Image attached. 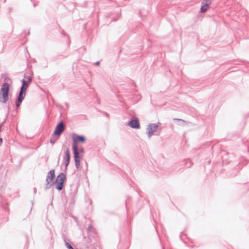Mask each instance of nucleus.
<instances>
[{
  "label": "nucleus",
  "instance_id": "f257e3e1",
  "mask_svg": "<svg viewBox=\"0 0 249 249\" xmlns=\"http://www.w3.org/2000/svg\"><path fill=\"white\" fill-rule=\"evenodd\" d=\"M22 86L20 87L19 92L17 97V99L15 101V105L16 107L18 108L21 105L22 101L25 98L26 90L28 87V84H27V81L25 79H22L21 80Z\"/></svg>",
  "mask_w": 249,
  "mask_h": 249
},
{
  "label": "nucleus",
  "instance_id": "f03ea898",
  "mask_svg": "<svg viewBox=\"0 0 249 249\" xmlns=\"http://www.w3.org/2000/svg\"><path fill=\"white\" fill-rule=\"evenodd\" d=\"M10 89V85L7 83H4L0 89V102L5 104L8 99L9 92Z\"/></svg>",
  "mask_w": 249,
  "mask_h": 249
},
{
  "label": "nucleus",
  "instance_id": "7ed1b4c3",
  "mask_svg": "<svg viewBox=\"0 0 249 249\" xmlns=\"http://www.w3.org/2000/svg\"><path fill=\"white\" fill-rule=\"evenodd\" d=\"M55 177V171L54 169H53L50 171L47 175L46 179V189H50L54 184V182L53 181Z\"/></svg>",
  "mask_w": 249,
  "mask_h": 249
},
{
  "label": "nucleus",
  "instance_id": "20e7f679",
  "mask_svg": "<svg viewBox=\"0 0 249 249\" xmlns=\"http://www.w3.org/2000/svg\"><path fill=\"white\" fill-rule=\"evenodd\" d=\"M72 138L73 140L72 143V150L74 151V147H76L77 150H78V146L77 144V142H85L86 141L85 137L84 136H79L75 134H73Z\"/></svg>",
  "mask_w": 249,
  "mask_h": 249
},
{
  "label": "nucleus",
  "instance_id": "39448f33",
  "mask_svg": "<svg viewBox=\"0 0 249 249\" xmlns=\"http://www.w3.org/2000/svg\"><path fill=\"white\" fill-rule=\"evenodd\" d=\"M64 130L65 124L63 122L61 121L55 127L53 135L58 136L63 132Z\"/></svg>",
  "mask_w": 249,
  "mask_h": 249
},
{
  "label": "nucleus",
  "instance_id": "423d86ee",
  "mask_svg": "<svg viewBox=\"0 0 249 249\" xmlns=\"http://www.w3.org/2000/svg\"><path fill=\"white\" fill-rule=\"evenodd\" d=\"M158 127V125L155 124H149L147 127V135L149 138H150L154 133L156 131Z\"/></svg>",
  "mask_w": 249,
  "mask_h": 249
},
{
  "label": "nucleus",
  "instance_id": "0eeeda50",
  "mask_svg": "<svg viewBox=\"0 0 249 249\" xmlns=\"http://www.w3.org/2000/svg\"><path fill=\"white\" fill-rule=\"evenodd\" d=\"M74 154V160L75 163V166L77 169H79L80 166V157L79 155V151L76 149V147H74V151H73Z\"/></svg>",
  "mask_w": 249,
  "mask_h": 249
},
{
  "label": "nucleus",
  "instance_id": "6e6552de",
  "mask_svg": "<svg viewBox=\"0 0 249 249\" xmlns=\"http://www.w3.org/2000/svg\"><path fill=\"white\" fill-rule=\"evenodd\" d=\"M212 0H204L202 2L201 6L200 8V12L201 13L205 12L209 6L211 4Z\"/></svg>",
  "mask_w": 249,
  "mask_h": 249
},
{
  "label": "nucleus",
  "instance_id": "1a4fd4ad",
  "mask_svg": "<svg viewBox=\"0 0 249 249\" xmlns=\"http://www.w3.org/2000/svg\"><path fill=\"white\" fill-rule=\"evenodd\" d=\"M128 125L133 128L139 129L140 128L139 121L137 119L130 120L128 122Z\"/></svg>",
  "mask_w": 249,
  "mask_h": 249
},
{
  "label": "nucleus",
  "instance_id": "9d476101",
  "mask_svg": "<svg viewBox=\"0 0 249 249\" xmlns=\"http://www.w3.org/2000/svg\"><path fill=\"white\" fill-rule=\"evenodd\" d=\"M70 159L71 155L69 149L68 148H67L65 151V157L64 158L66 169L67 168V167L70 163Z\"/></svg>",
  "mask_w": 249,
  "mask_h": 249
},
{
  "label": "nucleus",
  "instance_id": "9b49d317",
  "mask_svg": "<svg viewBox=\"0 0 249 249\" xmlns=\"http://www.w3.org/2000/svg\"><path fill=\"white\" fill-rule=\"evenodd\" d=\"M66 178V175L63 173H61L57 176V179L56 181L61 182L64 183Z\"/></svg>",
  "mask_w": 249,
  "mask_h": 249
},
{
  "label": "nucleus",
  "instance_id": "f8f14e48",
  "mask_svg": "<svg viewBox=\"0 0 249 249\" xmlns=\"http://www.w3.org/2000/svg\"><path fill=\"white\" fill-rule=\"evenodd\" d=\"M56 185L55 187L56 189L59 191L62 190L63 188L64 183L62 182H61L57 181H56Z\"/></svg>",
  "mask_w": 249,
  "mask_h": 249
},
{
  "label": "nucleus",
  "instance_id": "ddd939ff",
  "mask_svg": "<svg viewBox=\"0 0 249 249\" xmlns=\"http://www.w3.org/2000/svg\"><path fill=\"white\" fill-rule=\"evenodd\" d=\"M183 162H185V164L186 165V166L188 168L190 167L193 164L192 161L191 160H190L189 159L185 160Z\"/></svg>",
  "mask_w": 249,
  "mask_h": 249
},
{
  "label": "nucleus",
  "instance_id": "4468645a",
  "mask_svg": "<svg viewBox=\"0 0 249 249\" xmlns=\"http://www.w3.org/2000/svg\"><path fill=\"white\" fill-rule=\"evenodd\" d=\"M95 231V229L92 227L91 225L90 224L88 228V232H94Z\"/></svg>",
  "mask_w": 249,
  "mask_h": 249
},
{
  "label": "nucleus",
  "instance_id": "2eb2a0df",
  "mask_svg": "<svg viewBox=\"0 0 249 249\" xmlns=\"http://www.w3.org/2000/svg\"><path fill=\"white\" fill-rule=\"evenodd\" d=\"M65 245L68 249H73V248H72V247L71 246V245L70 243L66 242V241H65Z\"/></svg>",
  "mask_w": 249,
  "mask_h": 249
},
{
  "label": "nucleus",
  "instance_id": "dca6fc26",
  "mask_svg": "<svg viewBox=\"0 0 249 249\" xmlns=\"http://www.w3.org/2000/svg\"><path fill=\"white\" fill-rule=\"evenodd\" d=\"M57 139H55L54 138H51L50 139V142L52 144H53L56 141Z\"/></svg>",
  "mask_w": 249,
  "mask_h": 249
},
{
  "label": "nucleus",
  "instance_id": "f3484780",
  "mask_svg": "<svg viewBox=\"0 0 249 249\" xmlns=\"http://www.w3.org/2000/svg\"><path fill=\"white\" fill-rule=\"evenodd\" d=\"M174 121H180V122H182L183 123H185V121L182 119H178V118H175L174 119Z\"/></svg>",
  "mask_w": 249,
  "mask_h": 249
},
{
  "label": "nucleus",
  "instance_id": "a211bd4d",
  "mask_svg": "<svg viewBox=\"0 0 249 249\" xmlns=\"http://www.w3.org/2000/svg\"><path fill=\"white\" fill-rule=\"evenodd\" d=\"M26 78L27 79V82H30L32 80V77L31 76H28L27 77H26Z\"/></svg>",
  "mask_w": 249,
  "mask_h": 249
},
{
  "label": "nucleus",
  "instance_id": "6ab92c4d",
  "mask_svg": "<svg viewBox=\"0 0 249 249\" xmlns=\"http://www.w3.org/2000/svg\"><path fill=\"white\" fill-rule=\"evenodd\" d=\"M78 151H79V152L84 153V149L83 148L81 147V148H79V149L78 150Z\"/></svg>",
  "mask_w": 249,
  "mask_h": 249
},
{
  "label": "nucleus",
  "instance_id": "aec40b11",
  "mask_svg": "<svg viewBox=\"0 0 249 249\" xmlns=\"http://www.w3.org/2000/svg\"><path fill=\"white\" fill-rule=\"evenodd\" d=\"M2 142H3L2 139L0 138V146L2 144Z\"/></svg>",
  "mask_w": 249,
  "mask_h": 249
},
{
  "label": "nucleus",
  "instance_id": "412c9836",
  "mask_svg": "<svg viewBox=\"0 0 249 249\" xmlns=\"http://www.w3.org/2000/svg\"><path fill=\"white\" fill-rule=\"evenodd\" d=\"M36 191H37L36 188H34V193L36 194Z\"/></svg>",
  "mask_w": 249,
  "mask_h": 249
},
{
  "label": "nucleus",
  "instance_id": "4be33fe9",
  "mask_svg": "<svg viewBox=\"0 0 249 249\" xmlns=\"http://www.w3.org/2000/svg\"><path fill=\"white\" fill-rule=\"evenodd\" d=\"M100 64V62L99 61H97L95 63V65H99Z\"/></svg>",
  "mask_w": 249,
  "mask_h": 249
}]
</instances>
